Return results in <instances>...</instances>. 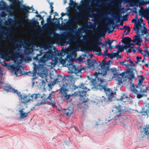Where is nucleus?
I'll return each instance as SVG.
<instances>
[{"label":"nucleus","mask_w":149,"mask_h":149,"mask_svg":"<svg viewBox=\"0 0 149 149\" xmlns=\"http://www.w3.org/2000/svg\"><path fill=\"white\" fill-rule=\"evenodd\" d=\"M130 109L124 106L119 105L118 107H115L113 108L111 114L113 115V117H118L120 115L121 112L128 111Z\"/></svg>","instance_id":"obj_10"},{"label":"nucleus","mask_w":149,"mask_h":149,"mask_svg":"<svg viewBox=\"0 0 149 149\" xmlns=\"http://www.w3.org/2000/svg\"><path fill=\"white\" fill-rule=\"evenodd\" d=\"M1 2L2 3H4V2L2 0L1 1Z\"/></svg>","instance_id":"obj_57"},{"label":"nucleus","mask_w":149,"mask_h":149,"mask_svg":"<svg viewBox=\"0 0 149 149\" xmlns=\"http://www.w3.org/2000/svg\"><path fill=\"white\" fill-rule=\"evenodd\" d=\"M86 83L84 84H81L80 86V88L85 90V91H79L74 93L75 94H77V95H79L81 97H85L86 96V92L90 90L89 88H87L88 87V86Z\"/></svg>","instance_id":"obj_13"},{"label":"nucleus","mask_w":149,"mask_h":149,"mask_svg":"<svg viewBox=\"0 0 149 149\" xmlns=\"http://www.w3.org/2000/svg\"><path fill=\"white\" fill-rule=\"evenodd\" d=\"M66 3V0H64L63 1V3L64 4H65Z\"/></svg>","instance_id":"obj_55"},{"label":"nucleus","mask_w":149,"mask_h":149,"mask_svg":"<svg viewBox=\"0 0 149 149\" xmlns=\"http://www.w3.org/2000/svg\"><path fill=\"white\" fill-rule=\"evenodd\" d=\"M75 2H74V1H72V0H70L69 3L70 6L71 5H75Z\"/></svg>","instance_id":"obj_39"},{"label":"nucleus","mask_w":149,"mask_h":149,"mask_svg":"<svg viewBox=\"0 0 149 149\" xmlns=\"http://www.w3.org/2000/svg\"><path fill=\"white\" fill-rule=\"evenodd\" d=\"M45 104L44 102H43L42 101H40V102L36 103L35 105L36 106H39L40 105H42L44 104Z\"/></svg>","instance_id":"obj_38"},{"label":"nucleus","mask_w":149,"mask_h":149,"mask_svg":"<svg viewBox=\"0 0 149 149\" xmlns=\"http://www.w3.org/2000/svg\"><path fill=\"white\" fill-rule=\"evenodd\" d=\"M99 31L101 33H102L105 32V29L102 28H100V29Z\"/></svg>","instance_id":"obj_44"},{"label":"nucleus","mask_w":149,"mask_h":149,"mask_svg":"<svg viewBox=\"0 0 149 149\" xmlns=\"http://www.w3.org/2000/svg\"><path fill=\"white\" fill-rule=\"evenodd\" d=\"M15 49V48L13 47L9 48L8 47L0 46V52H6L8 54L6 55L5 56L6 59L8 61L12 60L15 61L16 57L14 52Z\"/></svg>","instance_id":"obj_6"},{"label":"nucleus","mask_w":149,"mask_h":149,"mask_svg":"<svg viewBox=\"0 0 149 149\" xmlns=\"http://www.w3.org/2000/svg\"><path fill=\"white\" fill-rule=\"evenodd\" d=\"M107 99L103 96H102L100 98L99 100H100L102 102L105 103L107 100Z\"/></svg>","instance_id":"obj_32"},{"label":"nucleus","mask_w":149,"mask_h":149,"mask_svg":"<svg viewBox=\"0 0 149 149\" xmlns=\"http://www.w3.org/2000/svg\"><path fill=\"white\" fill-rule=\"evenodd\" d=\"M110 71L113 74L112 78L119 83L127 80L131 81L135 79L134 73L131 71L127 70L120 74H119V70L115 68L111 69Z\"/></svg>","instance_id":"obj_2"},{"label":"nucleus","mask_w":149,"mask_h":149,"mask_svg":"<svg viewBox=\"0 0 149 149\" xmlns=\"http://www.w3.org/2000/svg\"><path fill=\"white\" fill-rule=\"evenodd\" d=\"M19 93H20L19 94V95H17L19 96L22 103H25L31 101L32 97H30V95L25 94L20 95V93L19 92Z\"/></svg>","instance_id":"obj_16"},{"label":"nucleus","mask_w":149,"mask_h":149,"mask_svg":"<svg viewBox=\"0 0 149 149\" xmlns=\"http://www.w3.org/2000/svg\"><path fill=\"white\" fill-rule=\"evenodd\" d=\"M134 65V63H132L131 64H130V66L131 67L133 66Z\"/></svg>","instance_id":"obj_53"},{"label":"nucleus","mask_w":149,"mask_h":149,"mask_svg":"<svg viewBox=\"0 0 149 149\" xmlns=\"http://www.w3.org/2000/svg\"><path fill=\"white\" fill-rule=\"evenodd\" d=\"M80 39V38L79 36H77L74 38L75 43L69 49L67 59H64L60 58L59 59V61L61 64L63 65L65 64L66 61L69 58V61L72 59L73 56H75L77 51H78L79 48L81 47V42Z\"/></svg>","instance_id":"obj_3"},{"label":"nucleus","mask_w":149,"mask_h":149,"mask_svg":"<svg viewBox=\"0 0 149 149\" xmlns=\"http://www.w3.org/2000/svg\"><path fill=\"white\" fill-rule=\"evenodd\" d=\"M58 78L55 79L54 81L51 83L52 85H53L55 84L56 83L59 82L60 80V78H61V76H58Z\"/></svg>","instance_id":"obj_29"},{"label":"nucleus","mask_w":149,"mask_h":149,"mask_svg":"<svg viewBox=\"0 0 149 149\" xmlns=\"http://www.w3.org/2000/svg\"><path fill=\"white\" fill-rule=\"evenodd\" d=\"M34 65L33 71V72L32 76L33 78V79H34L36 77V74L41 77H43L47 76V68L42 66H36V65L33 63Z\"/></svg>","instance_id":"obj_8"},{"label":"nucleus","mask_w":149,"mask_h":149,"mask_svg":"<svg viewBox=\"0 0 149 149\" xmlns=\"http://www.w3.org/2000/svg\"><path fill=\"white\" fill-rule=\"evenodd\" d=\"M19 3V0H13V4L15 6L17 5Z\"/></svg>","instance_id":"obj_36"},{"label":"nucleus","mask_w":149,"mask_h":149,"mask_svg":"<svg viewBox=\"0 0 149 149\" xmlns=\"http://www.w3.org/2000/svg\"><path fill=\"white\" fill-rule=\"evenodd\" d=\"M14 72L15 73V74L16 75V76H18V73L20 72L19 71L18 69H17V70H14Z\"/></svg>","instance_id":"obj_40"},{"label":"nucleus","mask_w":149,"mask_h":149,"mask_svg":"<svg viewBox=\"0 0 149 149\" xmlns=\"http://www.w3.org/2000/svg\"><path fill=\"white\" fill-rule=\"evenodd\" d=\"M123 27L125 29L124 34L125 35H127L128 34L130 31V28L129 27L127 26H124Z\"/></svg>","instance_id":"obj_25"},{"label":"nucleus","mask_w":149,"mask_h":149,"mask_svg":"<svg viewBox=\"0 0 149 149\" xmlns=\"http://www.w3.org/2000/svg\"><path fill=\"white\" fill-rule=\"evenodd\" d=\"M145 65L146 66L148 67V65H149V61H148L147 63H146L145 64Z\"/></svg>","instance_id":"obj_50"},{"label":"nucleus","mask_w":149,"mask_h":149,"mask_svg":"<svg viewBox=\"0 0 149 149\" xmlns=\"http://www.w3.org/2000/svg\"><path fill=\"white\" fill-rule=\"evenodd\" d=\"M68 85L67 84H66V85L64 84L62 85L60 89V92L61 93H65L66 92L68 91V89L67 88Z\"/></svg>","instance_id":"obj_22"},{"label":"nucleus","mask_w":149,"mask_h":149,"mask_svg":"<svg viewBox=\"0 0 149 149\" xmlns=\"http://www.w3.org/2000/svg\"><path fill=\"white\" fill-rule=\"evenodd\" d=\"M50 8H51V10H52L53 8V7H52V5L53 4V3H50Z\"/></svg>","instance_id":"obj_48"},{"label":"nucleus","mask_w":149,"mask_h":149,"mask_svg":"<svg viewBox=\"0 0 149 149\" xmlns=\"http://www.w3.org/2000/svg\"><path fill=\"white\" fill-rule=\"evenodd\" d=\"M109 54L108 53L107 48H106L104 52L103 55L105 56H107Z\"/></svg>","instance_id":"obj_37"},{"label":"nucleus","mask_w":149,"mask_h":149,"mask_svg":"<svg viewBox=\"0 0 149 149\" xmlns=\"http://www.w3.org/2000/svg\"><path fill=\"white\" fill-rule=\"evenodd\" d=\"M148 26H149V21L148 22Z\"/></svg>","instance_id":"obj_61"},{"label":"nucleus","mask_w":149,"mask_h":149,"mask_svg":"<svg viewBox=\"0 0 149 149\" xmlns=\"http://www.w3.org/2000/svg\"><path fill=\"white\" fill-rule=\"evenodd\" d=\"M87 68L95 70L94 73L95 78L94 79H90L91 84L90 85L91 89L94 91L99 89L100 90H104L108 100L111 101L112 98L114 97V93H113L111 90L109 88H106L107 83L103 82L100 79L97 78L98 75H101L103 76L106 75L109 70L108 65L103 60L101 63L97 62L95 60H87Z\"/></svg>","instance_id":"obj_1"},{"label":"nucleus","mask_w":149,"mask_h":149,"mask_svg":"<svg viewBox=\"0 0 149 149\" xmlns=\"http://www.w3.org/2000/svg\"><path fill=\"white\" fill-rule=\"evenodd\" d=\"M54 93H52L53 96H51V94H50L47 97V100L49 99L51 101V103H52L54 105V102L53 100L54 99Z\"/></svg>","instance_id":"obj_28"},{"label":"nucleus","mask_w":149,"mask_h":149,"mask_svg":"<svg viewBox=\"0 0 149 149\" xmlns=\"http://www.w3.org/2000/svg\"><path fill=\"white\" fill-rule=\"evenodd\" d=\"M128 60L129 61V62H130V64H131L132 63H133V62L130 59V58H128Z\"/></svg>","instance_id":"obj_52"},{"label":"nucleus","mask_w":149,"mask_h":149,"mask_svg":"<svg viewBox=\"0 0 149 149\" xmlns=\"http://www.w3.org/2000/svg\"><path fill=\"white\" fill-rule=\"evenodd\" d=\"M136 21L135 22V26L133 28L134 30L136 32H138L141 30H143L145 28V23L143 22V20L142 18L139 19L136 16Z\"/></svg>","instance_id":"obj_11"},{"label":"nucleus","mask_w":149,"mask_h":149,"mask_svg":"<svg viewBox=\"0 0 149 149\" xmlns=\"http://www.w3.org/2000/svg\"><path fill=\"white\" fill-rule=\"evenodd\" d=\"M86 68H83V69L84 70H86Z\"/></svg>","instance_id":"obj_59"},{"label":"nucleus","mask_w":149,"mask_h":149,"mask_svg":"<svg viewBox=\"0 0 149 149\" xmlns=\"http://www.w3.org/2000/svg\"><path fill=\"white\" fill-rule=\"evenodd\" d=\"M143 85L141 84H138L136 88L140 89V90L138 92L137 90L136 89L133 85H132L131 87V90L133 93L136 95L137 97L138 98L140 99L144 96H146V95L143 94V93L146 92L148 90V88L146 87L145 88L143 89Z\"/></svg>","instance_id":"obj_9"},{"label":"nucleus","mask_w":149,"mask_h":149,"mask_svg":"<svg viewBox=\"0 0 149 149\" xmlns=\"http://www.w3.org/2000/svg\"><path fill=\"white\" fill-rule=\"evenodd\" d=\"M109 46V49H110L114 48H118L120 50L121 52H122L123 50V49L124 48V47L122 46L121 45H116L115 46H111V45Z\"/></svg>","instance_id":"obj_24"},{"label":"nucleus","mask_w":149,"mask_h":149,"mask_svg":"<svg viewBox=\"0 0 149 149\" xmlns=\"http://www.w3.org/2000/svg\"><path fill=\"white\" fill-rule=\"evenodd\" d=\"M0 78L1 77V76L2 75V74L1 72V68H0Z\"/></svg>","instance_id":"obj_51"},{"label":"nucleus","mask_w":149,"mask_h":149,"mask_svg":"<svg viewBox=\"0 0 149 149\" xmlns=\"http://www.w3.org/2000/svg\"><path fill=\"white\" fill-rule=\"evenodd\" d=\"M80 3L82 5V7L83 10H84L86 8L85 3L84 1V0H82L80 1Z\"/></svg>","instance_id":"obj_31"},{"label":"nucleus","mask_w":149,"mask_h":149,"mask_svg":"<svg viewBox=\"0 0 149 149\" xmlns=\"http://www.w3.org/2000/svg\"><path fill=\"white\" fill-rule=\"evenodd\" d=\"M3 65L4 66H6L7 65V64L6 63H4L3 64Z\"/></svg>","instance_id":"obj_56"},{"label":"nucleus","mask_w":149,"mask_h":149,"mask_svg":"<svg viewBox=\"0 0 149 149\" xmlns=\"http://www.w3.org/2000/svg\"><path fill=\"white\" fill-rule=\"evenodd\" d=\"M117 55V54L116 53H113L110 56L111 57H117L116 56Z\"/></svg>","instance_id":"obj_43"},{"label":"nucleus","mask_w":149,"mask_h":149,"mask_svg":"<svg viewBox=\"0 0 149 149\" xmlns=\"http://www.w3.org/2000/svg\"><path fill=\"white\" fill-rule=\"evenodd\" d=\"M34 13H35L38 14V12H37V11H36V12H34Z\"/></svg>","instance_id":"obj_58"},{"label":"nucleus","mask_w":149,"mask_h":149,"mask_svg":"<svg viewBox=\"0 0 149 149\" xmlns=\"http://www.w3.org/2000/svg\"><path fill=\"white\" fill-rule=\"evenodd\" d=\"M72 95H65V97L67 100H68L70 98V97L71 96H72Z\"/></svg>","instance_id":"obj_42"},{"label":"nucleus","mask_w":149,"mask_h":149,"mask_svg":"<svg viewBox=\"0 0 149 149\" xmlns=\"http://www.w3.org/2000/svg\"><path fill=\"white\" fill-rule=\"evenodd\" d=\"M127 33V31H126V32H125V33Z\"/></svg>","instance_id":"obj_62"},{"label":"nucleus","mask_w":149,"mask_h":149,"mask_svg":"<svg viewBox=\"0 0 149 149\" xmlns=\"http://www.w3.org/2000/svg\"><path fill=\"white\" fill-rule=\"evenodd\" d=\"M121 64L122 65H125L127 67H129L130 66L129 64L126 60H125L124 61L122 62Z\"/></svg>","instance_id":"obj_34"},{"label":"nucleus","mask_w":149,"mask_h":149,"mask_svg":"<svg viewBox=\"0 0 149 149\" xmlns=\"http://www.w3.org/2000/svg\"><path fill=\"white\" fill-rule=\"evenodd\" d=\"M32 9L33 12H34V8L32 7H29L28 6H24L23 8V9L24 10V14L26 15L30 13L29 10Z\"/></svg>","instance_id":"obj_21"},{"label":"nucleus","mask_w":149,"mask_h":149,"mask_svg":"<svg viewBox=\"0 0 149 149\" xmlns=\"http://www.w3.org/2000/svg\"><path fill=\"white\" fill-rule=\"evenodd\" d=\"M128 98L125 95H123L120 97V99L118 100L120 102H122V103H125L127 102Z\"/></svg>","instance_id":"obj_23"},{"label":"nucleus","mask_w":149,"mask_h":149,"mask_svg":"<svg viewBox=\"0 0 149 149\" xmlns=\"http://www.w3.org/2000/svg\"><path fill=\"white\" fill-rule=\"evenodd\" d=\"M136 59L137 60V62L138 63L140 61V59H141V57H139V56H137L136 57Z\"/></svg>","instance_id":"obj_45"},{"label":"nucleus","mask_w":149,"mask_h":149,"mask_svg":"<svg viewBox=\"0 0 149 149\" xmlns=\"http://www.w3.org/2000/svg\"><path fill=\"white\" fill-rule=\"evenodd\" d=\"M81 100H82V102L83 103V104H84V103H83L85 102H87L88 100V99H87V100H83V99H82L81 98Z\"/></svg>","instance_id":"obj_46"},{"label":"nucleus","mask_w":149,"mask_h":149,"mask_svg":"<svg viewBox=\"0 0 149 149\" xmlns=\"http://www.w3.org/2000/svg\"><path fill=\"white\" fill-rule=\"evenodd\" d=\"M121 42L125 44L124 47L125 48L127 51L129 53L131 52L132 51L134 52H139L141 53L142 51L139 47L140 45L137 47H134V45L135 44H137L136 42H134L133 41L132 43H131V39L129 37H126L123 39Z\"/></svg>","instance_id":"obj_5"},{"label":"nucleus","mask_w":149,"mask_h":149,"mask_svg":"<svg viewBox=\"0 0 149 149\" xmlns=\"http://www.w3.org/2000/svg\"><path fill=\"white\" fill-rule=\"evenodd\" d=\"M139 78L138 79V80L139 83H141L144 79V78L141 75L139 77Z\"/></svg>","instance_id":"obj_35"},{"label":"nucleus","mask_w":149,"mask_h":149,"mask_svg":"<svg viewBox=\"0 0 149 149\" xmlns=\"http://www.w3.org/2000/svg\"><path fill=\"white\" fill-rule=\"evenodd\" d=\"M145 58L144 57V58L142 60L141 62L142 63H145Z\"/></svg>","instance_id":"obj_49"},{"label":"nucleus","mask_w":149,"mask_h":149,"mask_svg":"<svg viewBox=\"0 0 149 149\" xmlns=\"http://www.w3.org/2000/svg\"><path fill=\"white\" fill-rule=\"evenodd\" d=\"M142 113L144 115L149 116V107L146 106L142 110Z\"/></svg>","instance_id":"obj_20"},{"label":"nucleus","mask_w":149,"mask_h":149,"mask_svg":"<svg viewBox=\"0 0 149 149\" xmlns=\"http://www.w3.org/2000/svg\"><path fill=\"white\" fill-rule=\"evenodd\" d=\"M53 55V52L51 50H49L45 54L44 56L40 58L39 62L44 63L47 60L52 59Z\"/></svg>","instance_id":"obj_14"},{"label":"nucleus","mask_w":149,"mask_h":149,"mask_svg":"<svg viewBox=\"0 0 149 149\" xmlns=\"http://www.w3.org/2000/svg\"><path fill=\"white\" fill-rule=\"evenodd\" d=\"M136 21V17H135V18L133 19L132 20L131 22H134L135 23V22Z\"/></svg>","instance_id":"obj_47"},{"label":"nucleus","mask_w":149,"mask_h":149,"mask_svg":"<svg viewBox=\"0 0 149 149\" xmlns=\"http://www.w3.org/2000/svg\"><path fill=\"white\" fill-rule=\"evenodd\" d=\"M22 104L20 103L19 105L17 106V107L19 110L18 111L19 115L20 116V118H26L27 115L30 112V111H25L24 108L22 107Z\"/></svg>","instance_id":"obj_15"},{"label":"nucleus","mask_w":149,"mask_h":149,"mask_svg":"<svg viewBox=\"0 0 149 149\" xmlns=\"http://www.w3.org/2000/svg\"><path fill=\"white\" fill-rule=\"evenodd\" d=\"M88 43L89 46V51H93L99 55L102 54L101 52V47L98 46L99 45H101L102 43L98 40L94 39L92 42L88 41ZM104 46V45H103L101 47V48H103Z\"/></svg>","instance_id":"obj_4"},{"label":"nucleus","mask_w":149,"mask_h":149,"mask_svg":"<svg viewBox=\"0 0 149 149\" xmlns=\"http://www.w3.org/2000/svg\"><path fill=\"white\" fill-rule=\"evenodd\" d=\"M40 98L44 100H47V97H46V95L44 94H43L42 95L40 94Z\"/></svg>","instance_id":"obj_33"},{"label":"nucleus","mask_w":149,"mask_h":149,"mask_svg":"<svg viewBox=\"0 0 149 149\" xmlns=\"http://www.w3.org/2000/svg\"><path fill=\"white\" fill-rule=\"evenodd\" d=\"M141 53L143 55L144 58H145L146 57H147L149 56V53L148 52L146 51H142L141 52Z\"/></svg>","instance_id":"obj_30"},{"label":"nucleus","mask_w":149,"mask_h":149,"mask_svg":"<svg viewBox=\"0 0 149 149\" xmlns=\"http://www.w3.org/2000/svg\"><path fill=\"white\" fill-rule=\"evenodd\" d=\"M134 6H138L141 3L142 0H134Z\"/></svg>","instance_id":"obj_27"},{"label":"nucleus","mask_w":149,"mask_h":149,"mask_svg":"<svg viewBox=\"0 0 149 149\" xmlns=\"http://www.w3.org/2000/svg\"><path fill=\"white\" fill-rule=\"evenodd\" d=\"M137 33L133 40V42H136L137 45L140 46L141 43L142 41V38H143V36L146 35L145 39L146 41H149V33L148 31L146 28L143 30H141L138 32H136Z\"/></svg>","instance_id":"obj_7"},{"label":"nucleus","mask_w":149,"mask_h":149,"mask_svg":"<svg viewBox=\"0 0 149 149\" xmlns=\"http://www.w3.org/2000/svg\"><path fill=\"white\" fill-rule=\"evenodd\" d=\"M141 130L142 132H143L145 134L144 136L149 139V125H146V127L142 128Z\"/></svg>","instance_id":"obj_18"},{"label":"nucleus","mask_w":149,"mask_h":149,"mask_svg":"<svg viewBox=\"0 0 149 149\" xmlns=\"http://www.w3.org/2000/svg\"><path fill=\"white\" fill-rule=\"evenodd\" d=\"M65 15V13H61V16L62 17H63V16H64Z\"/></svg>","instance_id":"obj_54"},{"label":"nucleus","mask_w":149,"mask_h":149,"mask_svg":"<svg viewBox=\"0 0 149 149\" xmlns=\"http://www.w3.org/2000/svg\"><path fill=\"white\" fill-rule=\"evenodd\" d=\"M113 42V40L111 41V40H108L107 42V44L109 45V46H111V45L112 43Z\"/></svg>","instance_id":"obj_41"},{"label":"nucleus","mask_w":149,"mask_h":149,"mask_svg":"<svg viewBox=\"0 0 149 149\" xmlns=\"http://www.w3.org/2000/svg\"><path fill=\"white\" fill-rule=\"evenodd\" d=\"M34 108H33V109H31V110H30V111H32V110Z\"/></svg>","instance_id":"obj_60"},{"label":"nucleus","mask_w":149,"mask_h":149,"mask_svg":"<svg viewBox=\"0 0 149 149\" xmlns=\"http://www.w3.org/2000/svg\"><path fill=\"white\" fill-rule=\"evenodd\" d=\"M8 0L9 1H10V0Z\"/></svg>","instance_id":"obj_63"},{"label":"nucleus","mask_w":149,"mask_h":149,"mask_svg":"<svg viewBox=\"0 0 149 149\" xmlns=\"http://www.w3.org/2000/svg\"><path fill=\"white\" fill-rule=\"evenodd\" d=\"M40 93L36 94H32V95H30V97H32L31 100L33 99H36L38 98H40Z\"/></svg>","instance_id":"obj_26"},{"label":"nucleus","mask_w":149,"mask_h":149,"mask_svg":"<svg viewBox=\"0 0 149 149\" xmlns=\"http://www.w3.org/2000/svg\"><path fill=\"white\" fill-rule=\"evenodd\" d=\"M73 111L72 107H69L68 108L66 109H65L63 111L64 113L67 116H69L72 114Z\"/></svg>","instance_id":"obj_19"},{"label":"nucleus","mask_w":149,"mask_h":149,"mask_svg":"<svg viewBox=\"0 0 149 149\" xmlns=\"http://www.w3.org/2000/svg\"><path fill=\"white\" fill-rule=\"evenodd\" d=\"M0 86L1 88L4 87V89L7 92H12L13 93H16L17 95H19V93L17 90H15L12 88L8 84H6L3 83L2 79L0 80Z\"/></svg>","instance_id":"obj_12"},{"label":"nucleus","mask_w":149,"mask_h":149,"mask_svg":"<svg viewBox=\"0 0 149 149\" xmlns=\"http://www.w3.org/2000/svg\"><path fill=\"white\" fill-rule=\"evenodd\" d=\"M69 72L72 73H75V74H77L81 73L82 72V69H78L75 65H71L69 68Z\"/></svg>","instance_id":"obj_17"}]
</instances>
